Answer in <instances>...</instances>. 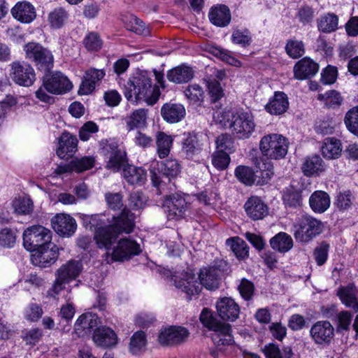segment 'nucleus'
<instances>
[{"label":"nucleus","mask_w":358,"mask_h":358,"mask_svg":"<svg viewBox=\"0 0 358 358\" xmlns=\"http://www.w3.org/2000/svg\"><path fill=\"white\" fill-rule=\"evenodd\" d=\"M135 215L129 209L124 208L117 215L113 216V222L105 227H100L94 233V239L99 248L111 252V245L121 234H130L135 227Z\"/></svg>","instance_id":"obj_1"},{"label":"nucleus","mask_w":358,"mask_h":358,"mask_svg":"<svg viewBox=\"0 0 358 358\" xmlns=\"http://www.w3.org/2000/svg\"><path fill=\"white\" fill-rule=\"evenodd\" d=\"M182 275L179 280L177 278L174 279V284L178 289H181L187 294L188 300H191L192 296L200 293L201 291V285L210 291L215 290L220 287V278L219 273H215V269L213 268L206 266L200 269L199 273V282L196 281L194 274L192 272H185Z\"/></svg>","instance_id":"obj_2"},{"label":"nucleus","mask_w":358,"mask_h":358,"mask_svg":"<svg viewBox=\"0 0 358 358\" xmlns=\"http://www.w3.org/2000/svg\"><path fill=\"white\" fill-rule=\"evenodd\" d=\"M200 320L204 327L213 331L212 340L215 349L210 350V355L214 358L219 357V353L224 350L223 347L234 343L231 334V326L218 320L208 308H203Z\"/></svg>","instance_id":"obj_3"},{"label":"nucleus","mask_w":358,"mask_h":358,"mask_svg":"<svg viewBox=\"0 0 358 358\" xmlns=\"http://www.w3.org/2000/svg\"><path fill=\"white\" fill-rule=\"evenodd\" d=\"M124 94L127 100H143L148 105H154L158 100L159 94L152 87L151 78L146 72L139 71L131 76L124 85Z\"/></svg>","instance_id":"obj_4"},{"label":"nucleus","mask_w":358,"mask_h":358,"mask_svg":"<svg viewBox=\"0 0 358 358\" xmlns=\"http://www.w3.org/2000/svg\"><path fill=\"white\" fill-rule=\"evenodd\" d=\"M73 87L71 81L61 72H55L52 75L44 74L42 85L36 92V97L41 101L52 103L54 97L46 92L53 94H62L69 92Z\"/></svg>","instance_id":"obj_5"},{"label":"nucleus","mask_w":358,"mask_h":358,"mask_svg":"<svg viewBox=\"0 0 358 358\" xmlns=\"http://www.w3.org/2000/svg\"><path fill=\"white\" fill-rule=\"evenodd\" d=\"M81 262L70 260L62 265L55 272V280L48 290V296L55 299L66 288V285L75 280L81 273Z\"/></svg>","instance_id":"obj_6"},{"label":"nucleus","mask_w":358,"mask_h":358,"mask_svg":"<svg viewBox=\"0 0 358 358\" xmlns=\"http://www.w3.org/2000/svg\"><path fill=\"white\" fill-rule=\"evenodd\" d=\"M23 50L25 57L31 61L38 71L44 74L50 73L54 66L52 52L41 44L36 42L26 43Z\"/></svg>","instance_id":"obj_7"},{"label":"nucleus","mask_w":358,"mask_h":358,"mask_svg":"<svg viewBox=\"0 0 358 358\" xmlns=\"http://www.w3.org/2000/svg\"><path fill=\"white\" fill-rule=\"evenodd\" d=\"M229 125L233 135L238 139L249 138L256 127L252 112L244 109L238 110L231 114Z\"/></svg>","instance_id":"obj_8"},{"label":"nucleus","mask_w":358,"mask_h":358,"mask_svg":"<svg viewBox=\"0 0 358 358\" xmlns=\"http://www.w3.org/2000/svg\"><path fill=\"white\" fill-rule=\"evenodd\" d=\"M288 146V140L278 134L264 136L259 143L262 154L273 159L284 158L287 153Z\"/></svg>","instance_id":"obj_9"},{"label":"nucleus","mask_w":358,"mask_h":358,"mask_svg":"<svg viewBox=\"0 0 358 358\" xmlns=\"http://www.w3.org/2000/svg\"><path fill=\"white\" fill-rule=\"evenodd\" d=\"M323 225L310 215H303L294 226V236L297 241L308 243L322 231Z\"/></svg>","instance_id":"obj_10"},{"label":"nucleus","mask_w":358,"mask_h":358,"mask_svg":"<svg viewBox=\"0 0 358 358\" xmlns=\"http://www.w3.org/2000/svg\"><path fill=\"white\" fill-rule=\"evenodd\" d=\"M52 232L41 225L27 228L23 233L24 247L30 251H36L51 244Z\"/></svg>","instance_id":"obj_11"},{"label":"nucleus","mask_w":358,"mask_h":358,"mask_svg":"<svg viewBox=\"0 0 358 358\" xmlns=\"http://www.w3.org/2000/svg\"><path fill=\"white\" fill-rule=\"evenodd\" d=\"M141 252L140 245L135 241L129 238H122L114 247L111 252H106L104 260L107 264H112L114 262H124L129 260L132 257L138 255Z\"/></svg>","instance_id":"obj_12"},{"label":"nucleus","mask_w":358,"mask_h":358,"mask_svg":"<svg viewBox=\"0 0 358 358\" xmlns=\"http://www.w3.org/2000/svg\"><path fill=\"white\" fill-rule=\"evenodd\" d=\"M10 68L11 80L20 86L30 87L36 80L34 69L25 61H14L10 64Z\"/></svg>","instance_id":"obj_13"},{"label":"nucleus","mask_w":358,"mask_h":358,"mask_svg":"<svg viewBox=\"0 0 358 358\" xmlns=\"http://www.w3.org/2000/svg\"><path fill=\"white\" fill-rule=\"evenodd\" d=\"M100 146L101 152L108 159L106 167L118 171L124 162L125 152L118 148L117 141L113 139L102 140Z\"/></svg>","instance_id":"obj_14"},{"label":"nucleus","mask_w":358,"mask_h":358,"mask_svg":"<svg viewBox=\"0 0 358 358\" xmlns=\"http://www.w3.org/2000/svg\"><path fill=\"white\" fill-rule=\"evenodd\" d=\"M163 206L168 219L177 220L186 216V213L190 208V203L184 196L180 194H173L166 198Z\"/></svg>","instance_id":"obj_15"},{"label":"nucleus","mask_w":358,"mask_h":358,"mask_svg":"<svg viewBox=\"0 0 358 358\" xmlns=\"http://www.w3.org/2000/svg\"><path fill=\"white\" fill-rule=\"evenodd\" d=\"M310 336L316 345H329L334 336V327L327 320L317 321L310 327Z\"/></svg>","instance_id":"obj_16"},{"label":"nucleus","mask_w":358,"mask_h":358,"mask_svg":"<svg viewBox=\"0 0 358 358\" xmlns=\"http://www.w3.org/2000/svg\"><path fill=\"white\" fill-rule=\"evenodd\" d=\"M189 336V331L182 327L172 326L162 330L158 336L159 343L165 345H176L185 342Z\"/></svg>","instance_id":"obj_17"},{"label":"nucleus","mask_w":358,"mask_h":358,"mask_svg":"<svg viewBox=\"0 0 358 358\" xmlns=\"http://www.w3.org/2000/svg\"><path fill=\"white\" fill-rule=\"evenodd\" d=\"M51 224L55 231L64 237L72 236L77 229L76 220L71 215L64 213L54 216Z\"/></svg>","instance_id":"obj_18"},{"label":"nucleus","mask_w":358,"mask_h":358,"mask_svg":"<svg viewBox=\"0 0 358 358\" xmlns=\"http://www.w3.org/2000/svg\"><path fill=\"white\" fill-rule=\"evenodd\" d=\"M32 255V262L40 267H48L53 264L59 257L58 247L52 243L48 247L45 246L34 251Z\"/></svg>","instance_id":"obj_19"},{"label":"nucleus","mask_w":358,"mask_h":358,"mask_svg":"<svg viewBox=\"0 0 358 358\" xmlns=\"http://www.w3.org/2000/svg\"><path fill=\"white\" fill-rule=\"evenodd\" d=\"M248 217L254 221L263 220L268 215L267 204L259 196H250L244 204Z\"/></svg>","instance_id":"obj_20"},{"label":"nucleus","mask_w":358,"mask_h":358,"mask_svg":"<svg viewBox=\"0 0 358 358\" xmlns=\"http://www.w3.org/2000/svg\"><path fill=\"white\" fill-rule=\"evenodd\" d=\"M216 308L220 318L226 321H235L240 313V308L238 303L229 297H224L217 301Z\"/></svg>","instance_id":"obj_21"},{"label":"nucleus","mask_w":358,"mask_h":358,"mask_svg":"<svg viewBox=\"0 0 358 358\" xmlns=\"http://www.w3.org/2000/svg\"><path fill=\"white\" fill-rule=\"evenodd\" d=\"M99 324V317L96 314L85 313L77 319L74 324V333L78 337L89 336L92 330Z\"/></svg>","instance_id":"obj_22"},{"label":"nucleus","mask_w":358,"mask_h":358,"mask_svg":"<svg viewBox=\"0 0 358 358\" xmlns=\"http://www.w3.org/2000/svg\"><path fill=\"white\" fill-rule=\"evenodd\" d=\"M202 143L199 136L194 133H185L182 140V152L186 158L194 159L202 151Z\"/></svg>","instance_id":"obj_23"},{"label":"nucleus","mask_w":358,"mask_h":358,"mask_svg":"<svg viewBox=\"0 0 358 358\" xmlns=\"http://www.w3.org/2000/svg\"><path fill=\"white\" fill-rule=\"evenodd\" d=\"M78 141L76 136L69 132H63L59 138L57 155L61 159H68L76 152Z\"/></svg>","instance_id":"obj_24"},{"label":"nucleus","mask_w":358,"mask_h":358,"mask_svg":"<svg viewBox=\"0 0 358 358\" xmlns=\"http://www.w3.org/2000/svg\"><path fill=\"white\" fill-rule=\"evenodd\" d=\"M92 340L96 345L106 348L117 344V336L111 328L101 326L94 330Z\"/></svg>","instance_id":"obj_25"},{"label":"nucleus","mask_w":358,"mask_h":358,"mask_svg":"<svg viewBox=\"0 0 358 358\" xmlns=\"http://www.w3.org/2000/svg\"><path fill=\"white\" fill-rule=\"evenodd\" d=\"M208 18L213 25L219 27H225L231 22V11L226 5L217 4L210 8L208 13Z\"/></svg>","instance_id":"obj_26"},{"label":"nucleus","mask_w":358,"mask_h":358,"mask_svg":"<svg viewBox=\"0 0 358 358\" xmlns=\"http://www.w3.org/2000/svg\"><path fill=\"white\" fill-rule=\"evenodd\" d=\"M10 13L15 19L22 23H30L36 17L34 6L28 1L17 2L11 8Z\"/></svg>","instance_id":"obj_27"},{"label":"nucleus","mask_w":358,"mask_h":358,"mask_svg":"<svg viewBox=\"0 0 358 358\" xmlns=\"http://www.w3.org/2000/svg\"><path fill=\"white\" fill-rule=\"evenodd\" d=\"M336 295L346 308L352 309L355 313H358V290L354 285L341 286Z\"/></svg>","instance_id":"obj_28"},{"label":"nucleus","mask_w":358,"mask_h":358,"mask_svg":"<svg viewBox=\"0 0 358 358\" xmlns=\"http://www.w3.org/2000/svg\"><path fill=\"white\" fill-rule=\"evenodd\" d=\"M319 66L309 57H304L297 62L294 67V78L304 80L315 76L318 71Z\"/></svg>","instance_id":"obj_29"},{"label":"nucleus","mask_w":358,"mask_h":358,"mask_svg":"<svg viewBox=\"0 0 358 358\" xmlns=\"http://www.w3.org/2000/svg\"><path fill=\"white\" fill-rule=\"evenodd\" d=\"M161 115L169 123H177L185 116V108L180 103L169 102L161 108Z\"/></svg>","instance_id":"obj_30"},{"label":"nucleus","mask_w":358,"mask_h":358,"mask_svg":"<svg viewBox=\"0 0 358 358\" xmlns=\"http://www.w3.org/2000/svg\"><path fill=\"white\" fill-rule=\"evenodd\" d=\"M289 108L288 97L283 92H275L265 106L266 110L271 115H280L285 113Z\"/></svg>","instance_id":"obj_31"},{"label":"nucleus","mask_w":358,"mask_h":358,"mask_svg":"<svg viewBox=\"0 0 358 358\" xmlns=\"http://www.w3.org/2000/svg\"><path fill=\"white\" fill-rule=\"evenodd\" d=\"M301 169L306 176H318L324 171L325 164L319 155H313L305 158Z\"/></svg>","instance_id":"obj_32"},{"label":"nucleus","mask_w":358,"mask_h":358,"mask_svg":"<svg viewBox=\"0 0 358 358\" xmlns=\"http://www.w3.org/2000/svg\"><path fill=\"white\" fill-rule=\"evenodd\" d=\"M122 176L130 185H142L146 181L147 173L142 167L128 164L123 168Z\"/></svg>","instance_id":"obj_33"},{"label":"nucleus","mask_w":358,"mask_h":358,"mask_svg":"<svg viewBox=\"0 0 358 358\" xmlns=\"http://www.w3.org/2000/svg\"><path fill=\"white\" fill-rule=\"evenodd\" d=\"M330 203V196L324 191H315L309 198L310 207L315 213L325 212L329 208Z\"/></svg>","instance_id":"obj_34"},{"label":"nucleus","mask_w":358,"mask_h":358,"mask_svg":"<svg viewBox=\"0 0 358 358\" xmlns=\"http://www.w3.org/2000/svg\"><path fill=\"white\" fill-rule=\"evenodd\" d=\"M166 76L169 81L174 83H186L193 78L194 71L189 66L180 65L169 70Z\"/></svg>","instance_id":"obj_35"},{"label":"nucleus","mask_w":358,"mask_h":358,"mask_svg":"<svg viewBox=\"0 0 358 358\" xmlns=\"http://www.w3.org/2000/svg\"><path fill=\"white\" fill-rule=\"evenodd\" d=\"M303 199V190L290 185L282 191V201L286 206L296 208L301 206Z\"/></svg>","instance_id":"obj_36"},{"label":"nucleus","mask_w":358,"mask_h":358,"mask_svg":"<svg viewBox=\"0 0 358 358\" xmlns=\"http://www.w3.org/2000/svg\"><path fill=\"white\" fill-rule=\"evenodd\" d=\"M321 150L324 157L330 159H337L341 156L342 152L341 143L340 140L335 138H327Z\"/></svg>","instance_id":"obj_37"},{"label":"nucleus","mask_w":358,"mask_h":358,"mask_svg":"<svg viewBox=\"0 0 358 358\" xmlns=\"http://www.w3.org/2000/svg\"><path fill=\"white\" fill-rule=\"evenodd\" d=\"M69 16V14L65 8L57 7L48 13V22L51 29H59L66 24Z\"/></svg>","instance_id":"obj_38"},{"label":"nucleus","mask_w":358,"mask_h":358,"mask_svg":"<svg viewBox=\"0 0 358 358\" xmlns=\"http://www.w3.org/2000/svg\"><path fill=\"white\" fill-rule=\"evenodd\" d=\"M270 245L273 250L285 253L292 249L293 241L287 234L280 232L270 240Z\"/></svg>","instance_id":"obj_39"},{"label":"nucleus","mask_w":358,"mask_h":358,"mask_svg":"<svg viewBox=\"0 0 358 358\" xmlns=\"http://www.w3.org/2000/svg\"><path fill=\"white\" fill-rule=\"evenodd\" d=\"M122 20L127 30L138 35L147 36L149 34V29L145 27L143 21L137 18L135 15H124Z\"/></svg>","instance_id":"obj_40"},{"label":"nucleus","mask_w":358,"mask_h":358,"mask_svg":"<svg viewBox=\"0 0 358 358\" xmlns=\"http://www.w3.org/2000/svg\"><path fill=\"white\" fill-rule=\"evenodd\" d=\"M147 339L145 333L143 331L135 332L130 338L129 350L134 355H139L146 349Z\"/></svg>","instance_id":"obj_41"},{"label":"nucleus","mask_w":358,"mask_h":358,"mask_svg":"<svg viewBox=\"0 0 358 358\" xmlns=\"http://www.w3.org/2000/svg\"><path fill=\"white\" fill-rule=\"evenodd\" d=\"M173 139L171 136L159 131L157 134L156 144L157 152L159 158L163 159L167 157L172 146Z\"/></svg>","instance_id":"obj_42"},{"label":"nucleus","mask_w":358,"mask_h":358,"mask_svg":"<svg viewBox=\"0 0 358 358\" xmlns=\"http://www.w3.org/2000/svg\"><path fill=\"white\" fill-rule=\"evenodd\" d=\"M238 259H245L248 256L249 248L247 243L238 237L228 238L226 241Z\"/></svg>","instance_id":"obj_43"},{"label":"nucleus","mask_w":358,"mask_h":358,"mask_svg":"<svg viewBox=\"0 0 358 358\" xmlns=\"http://www.w3.org/2000/svg\"><path fill=\"white\" fill-rule=\"evenodd\" d=\"M148 110L144 108L136 110L126 118L127 127L129 130L144 127L146 124Z\"/></svg>","instance_id":"obj_44"},{"label":"nucleus","mask_w":358,"mask_h":358,"mask_svg":"<svg viewBox=\"0 0 358 358\" xmlns=\"http://www.w3.org/2000/svg\"><path fill=\"white\" fill-rule=\"evenodd\" d=\"M231 41L234 44L240 45L243 48L250 46L252 43L250 31L246 29H234L231 35Z\"/></svg>","instance_id":"obj_45"},{"label":"nucleus","mask_w":358,"mask_h":358,"mask_svg":"<svg viewBox=\"0 0 358 358\" xmlns=\"http://www.w3.org/2000/svg\"><path fill=\"white\" fill-rule=\"evenodd\" d=\"M262 351L266 358H292L293 355L291 348L287 347L284 348V357H282L280 348L274 343L266 345Z\"/></svg>","instance_id":"obj_46"},{"label":"nucleus","mask_w":358,"mask_h":358,"mask_svg":"<svg viewBox=\"0 0 358 358\" xmlns=\"http://www.w3.org/2000/svg\"><path fill=\"white\" fill-rule=\"evenodd\" d=\"M236 177L243 184L251 185L255 181L254 171L246 166H238L235 169Z\"/></svg>","instance_id":"obj_47"},{"label":"nucleus","mask_w":358,"mask_h":358,"mask_svg":"<svg viewBox=\"0 0 358 358\" xmlns=\"http://www.w3.org/2000/svg\"><path fill=\"white\" fill-rule=\"evenodd\" d=\"M344 122L348 131L358 136V106L353 107L346 113Z\"/></svg>","instance_id":"obj_48"},{"label":"nucleus","mask_w":358,"mask_h":358,"mask_svg":"<svg viewBox=\"0 0 358 358\" xmlns=\"http://www.w3.org/2000/svg\"><path fill=\"white\" fill-rule=\"evenodd\" d=\"M338 27V17L334 14H328L320 18L318 22V29L324 33H330Z\"/></svg>","instance_id":"obj_49"},{"label":"nucleus","mask_w":358,"mask_h":358,"mask_svg":"<svg viewBox=\"0 0 358 358\" xmlns=\"http://www.w3.org/2000/svg\"><path fill=\"white\" fill-rule=\"evenodd\" d=\"M123 194L120 192H106L105 194V199L108 208L114 211L127 208L126 206L123 208ZM127 209L129 208H127Z\"/></svg>","instance_id":"obj_50"},{"label":"nucleus","mask_w":358,"mask_h":358,"mask_svg":"<svg viewBox=\"0 0 358 358\" xmlns=\"http://www.w3.org/2000/svg\"><path fill=\"white\" fill-rule=\"evenodd\" d=\"M162 175L169 178H175L180 172V166L177 160L173 159H166L161 167Z\"/></svg>","instance_id":"obj_51"},{"label":"nucleus","mask_w":358,"mask_h":358,"mask_svg":"<svg viewBox=\"0 0 358 358\" xmlns=\"http://www.w3.org/2000/svg\"><path fill=\"white\" fill-rule=\"evenodd\" d=\"M17 239V230L6 227L0 231V245L10 248L14 246Z\"/></svg>","instance_id":"obj_52"},{"label":"nucleus","mask_w":358,"mask_h":358,"mask_svg":"<svg viewBox=\"0 0 358 358\" xmlns=\"http://www.w3.org/2000/svg\"><path fill=\"white\" fill-rule=\"evenodd\" d=\"M217 150L227 152L228 154L234 151V141L230 134H223L217 137Z\"/></svg>","instance_id":"obj_53"},{"label":"nucleus","mask_w":358,"mask_h":358,"mask_svg":"<svg viewBox=\"0 0 358 358\" xmlns=\"http://www.w3.org/2000/svg\"><path fill=\"white\" fill-rule=\"evenodd\" d=\"M285 50L290 57L297 59L305 52L304 44L301 41L289 40L287 42Z\"/></svg>","instance_id":"obj_54"},{"label":"nucleus","mask_w":358,"mask_h":358,"mask_svg":"<svg viewBox=\"0 0 358 358\" xmlns=\"http://www.w3.org/2000/svg\"><path fill=\"white\" fill-rule=\"evenodd\" d=\"M230 161V157L227 152L216 150L212 155V164L219 171L227 169Z\"/></svg>","instance_id":"obj_55"},{"label":"nucleus","mask_w":358,"mask_h":358,"mask_svg":"<svg viewBox=\"0 0 358 358\" xmlns=\"http://www.w3.org/2000/svg\"><path fill=\"white\" fill-rule=\"evenodd\" d=\"M15 211L18 214L27 215L33 210V202L29 197H20L13 202Z\"/></svg>","instance_id":"obj_56"},{"label":"nucleus","mask_w":358,"mask_h":358,"mask_svg":"<svg viewBox=\"0 0 358 358\" xmlns=\"http://www.w3.org/2000/svg\"><path fill=\"white\" fill-rule=\"evenodd\" d=\"M184 93L189 101L194 103L201 101L203 99V90L200 85L196 84L189 85L185 90Z\"/></svg>","instance_id":"obj_57"},{"label":"nucleus","mask_w":358,"mask_h":358,"mask_svg":"<svg viewBox=\"0 0 358 358\" xmlns=\"http://www.w3.org/2000/svg\"><path fill=\"white\" fill-rule=\"evenodd\" d=\"M129 206L134 210L143 208L147 202V198L141 191H134L130 193Z\"/></svg>","instance_id":"obj_58"},{"label":"nucleus","mask_w":358,"mask_h":358,"mask_svg":"<svg viewBox=\"0 0 358 358\" xmlns=\"http://www.w3.org/2000/svg\"><path fill=\"white\" fill-rule=\"evenodd\" d=\"M207 87L213 102H217L224 96L222 87L216 79H209L207 81Z\"/></svg>","instance_id":"obj_59"},{"label":"nucleus","mask_w":358,"mask_h":358,"mask_svg":"<svg viewBox=\"0 0 358 358\" xmlns=\"http://www.w3.org/2000/svg\"><path fill=\"white\" fill-rule=\"evenodd\" d=\"M94 158L92 157H83L72 160L73 171L77 173L83 172L92 169L94 166Z\"/></svg>","instance_id":"obj_60"},{"label":"nucleus","mask_w":358,"mask_h":358,"mask_svg":"<svg viewBox=\"0 0 358 358\" xmlns=\"http://www.w3.org/2000/svg\"><path fill=\"white\" fill-rule=\"evenodd\" d=\"M353 315L348 310H342L337 314V329L348 331Z\"/></svg>","instance_id":"obj_61"},{"label":"nucleus","mask_w":358,"mask_h":358,"mask_svg":"<svg viewBox=\"0 0 358 358\" xmlns=\"http://www.w3.org/2000/svg\"><path fill=\"white\" fill-rule=\"evenodd\" d=\"M99 131V126L92 121L85 122L79 130V137L81 141H88L93 134Z\"/></svg>","instance_id":"obj_62"},{"label":"nucleus","mask_w":358,"mask_h":358,"mask_svg":"<svg viewBox=\"0 0 358 358\" xmlns=\"http://www.w3.org/2000/svg\"><path fill=\"white\" fill-rule=\"evenodd\" d=\"M42 331L38 328L22 331V338L27 345H35L42 337Z\"/></svg>","instance_id":"obj_63"},{"label":"nucleus","mask_w":358,"mask_h":358,"mask_svg":"<svg viewBox=\"0 0 358 358\" xmlns=\"http://www.w3.org/2000/svg\"><path fill=\"white\" fill-rule=\"evenodd\" d=\"M83 44L88 50L96 51L101 48L102 41L97 33L91 32L84 38Z\"/></svg>","instance_id":"obj_64"}]
</instances>
